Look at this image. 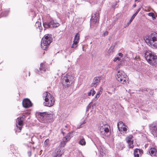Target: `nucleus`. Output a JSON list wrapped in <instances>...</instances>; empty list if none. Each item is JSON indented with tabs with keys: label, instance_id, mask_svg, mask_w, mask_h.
Listing matches in <instances>:
<instances>
[{
	"label": "nucleus",
	"instance_id": "1",
	"mask_svg": "<svg viewBox=\"0 0 157 157\" xmlns=\"http://www.w3.org/2000/svg\"><path fill=\"white\" fill-rule=\"evenodd\" d=\"M39 121L42 123L47 124L53 121V115L48 112L37 113Z\"/></svg>",
	"mask_w": 157,
	"mask_h": 157
},
{
	"label": "nucleus",
	"instance_id": "2",
	"mask_svg": "<svg viewBox=\"0 0 157 157\" xmlns=\"http://www.w3.org/2000/svg\"><path fill=\"white\" fill-rule=\"evenodd\" d=\"M144 40L149 46L153 45L157 48V33H151L150 36L145 37Z\"/></svg>",
	"mask_w": 157,
	"mask_h": 157
},
{
	"label": "nucleus",
	"instance_id": "3",
	"mask_svg": "<svg viewBox=\"0 0 157 157\" xmlns=\"http://www.w3.org/2000/svg\"><path fill=\"white\" fill-rule=\"evenodd\" d=\"M145 57L146 60L151 65L157 64V56L150 51L146 52Z\"/></svg>",
	"mask_w": 157,
	"mask_h": 157
},
{
	"label": "nucleus",
	"instance_id": "4",
	"mask_svg": "<svg viewBox=\"0 0 157 157\" xmlns=\"http://www.w3.org/2000/svg\"><path fill=\"white\" fill-rule=\"evenodd\" d=\"M52 35L46 34L42 38L41 40V46L44 50H46L52 41Z\"/></svg>",
	"mask_w": 157,
	"mask_h": 157
},
{
	"label": "nucleus",
	"instance_id": "5",
	"mask_svg": "<svg viewBox=\"0 0 157 157\" xmlns=\"http://www.w3.org/2000/svg\"><path fill=\"white\" fill-rule=\"evenodd\" d=\"M44 96L45 97V102H44V105L48 107L52 106L55 102L54 98L52 95L48 92H46L44 93Z\"/></svg>",
	"mask_w": 157,
	"mask_h": 157
},
{
	"label": "nucleus",
	"instance_id": "6",
	"mask_svg": "<svg viewBox=\"0 0 157 157\" xmlns=\"http://www.w3.org/2000/svg\"><path fill=\"white\" fill-rule=\"evenodd\" d=\"M127 75L125 73L121 70H119L116 76V78L118 81L121 83L125 84L127 83L126 78Z\"/></svg>",
	"mask_w": 157,
	"mask_h": 157
},
{
	"label": "nucleus",
	"instance_id": "7",
	"mask_svg": "<svg viewBox=\"0 0 157 157\" xmlns=\"http://www.w3.org/2000/svg\"><path fill=\"white\" fill-rule=\"evenodd\" d=\"M25 116L24 115H22L17 118L16 121V126L18 129V132H20L21 130L22 126L23 125V121L25 120Z\"/></svg>",
	"mask_w": 157,
	"mask_h": 157
},
{
	"label": "nucleus",
	"instance_id": "8",
	"mask_svg": "<svg viewBox=\"0 0 157 157\" xmlns=\"http://www.w3.org/2000/svg\"><path fill=\"white\" fill-rule=\"evenodd\" d=\"M59 24L57 22H55L54 20H52L49 22H45L43 23L45 28H56L59 26Z\"/></svg>",
	"mask_w": 157,
	"mask_h": 157
},
{
	"label": "nucleus",
	"instance_id": "9",
	"mask_svg": "<svg viewBox=\"0 0 157 157\" xmlns=\"http://www.w3.org/2000/svg\"><path fill=\"white\" fill-rule=\"evenodd\" d=\"M99 130L100 134L103 136L108 137L110 134V127L109 125H107L106 126H105L104 128H101Z\"/></svg>",
	"mask_w": 157,
	"mask_h": 157
},
{
	"label": "nucleus",
	"instance_id": "10",
	"mask_svg": "<svg viewBox=\"0 0 157 157\" xmlns=\"http://www.w3.org/2000/svg\"><path fill=\"white\" fill-rule=\"evenodd\" d=\"M151 133L155 136L157 137V122H154L149 126Z\"/></svg>",
	"mask_w": 157,
	"mask_h": 157
},
{
	"label": "nucleus",
	"instance_id": "11",
	"mask_svg": "<svg viewBox=\"0 0 157 157\" xmlns=\"http://www.w3.org/2000/svg\"><path fill=\"white\" fill-rule=\"evenodd\" d=\"M63 153V150L60 148V147H57L53 152L52 155L53 157H60Z\"/></svg>",
	"mask_w": 157,
	"mask_h": 157
},
{
	"label": "nucleus",
	"instance_id": "12",
	"mask_svg": "<svg viewBox=\"0 0 157 157\" xmlns=\"http://www.w3.org/2000/svg\"><path fill=\"white\" fill-rule=\"evenodd\" d=\"M70 78L69 75H66L64 76L62 79V84L63 86L65 88L69 86L70 85Z\"/></svg>",
	"mask_w": 157,
	"mask_h": 157
},
{
	"label": "nucleus",
	"instance_id": "13",
	"mask_svg": "<svg viewBox=\"0 0 157 157\" xmlns=\"http://www.w3.org/2000/svg\"><path fill=\"white\" fill-rule=\"evenodd\" d=\"M99 15L97 13L92 15L91 20L92 22L94 23L99 22Z\"/></svg>",
	"mask_w": 157,
	"mask_h": 157
},
{
	"label": "nucleus",
	"instance_id": "14",
	"mask_svg": "<svg viewBox=\"0 0 157 157\" xmlns=\"http://www.w3.org/2000/svg\"><path fill=\"white\" fill-rule=\"evenodd\" d=\"M23 106L25 108H28L32 106V104L29 99L26 98L24 99L22 102Z\"/></svg>",
	"mask_w": 157,
	"mask_h": 157
},
{
	"label": "nucleus",
	"instance_id": "15",
	"mask_svg": "<svg viewBox=\"0 0 157 157\" xmlns=\"http://www.w3.org/2000/svg\"><path fill=\"white\" fill-rule=\"evenodd\" d=\"M132 137L133 136H131L127 137L126 139V140L128 144V147L129 148H132L134 147L133 140H132Z\"/></svg>",
	"mask_w": 157,
	"mask_h": 157
},
{
	"label": "nucleus",
	"instance_id": "16",
	"mask_svg": "<svg viewBox=\"0 0 157 157\" xmlns=\"http://www.w3.org/2000/svg\"><path fill=\"white\" fill-rule=\"evenodd\" d=\"M148 152L152 157H157V149L155 147L151 148Z\"/></svg>",
	"mask_w": 157,
	"mask_h": 157
},
{
	"label": "nucleus",
	"instance_id": "17",
	"mask_svg": "<svg viewBox=\"0 0 157 157\" xmlns=\"http://www.w3.org/2000/svg\"><path fill=\"white\" fill-rule=\"evenodd\" d=\"M46 68L45 67V65L43 63L40 64V67L39 70H36V73L38 74H40L42 73V71L44 72L46 71Z\"/></svg>",
	"mask_w": 157,
	"mask_h": 157
},
{
	"label": "nucleus",
	"instance_id": "18",
	"mask_svg": "<svg viewBox=\"0 0 157 157\" xmlns=\"http://www.w3.org/2000/svg\"><path fill=\"white\" fill-rule=\"evenodd\" d=\"M143 154V150L141 149L136 148L134 151V155L135 157H140Z\"/></svg>",
	"mask_w": 157,
	"mask_h": 157
},
{
	"label": "nucleus",
	"instance_id": "19",
	"mask_svg": "<svg viewBox=\"0 0 157 157\" xmlns=\"http://www.w3.org/2000/svg\"><path fill=\"white\" fill-rule=\"evenodd\" d=\"M100 82V79L98 77H95L93 80V82L90 86L91 87H95Z\"/></svg>",
	"mask_w": 157,
	"mask_h": 157
},
{
	"label": "nucleus",
	"instance_id": "20",
	"mask_svg": "<svg viewBox=\"0 0 157 157\" xmlns=\"http://www.w3.org/2000/svg\"><path fill=\"white\" fill-rule=\"evenodd\" d=\"M79 38V34L78 33L75 34L74 39L73 42L74 44L78 43Z\"/></svg>",
	"mask_w": 157,
	"mask_h": 157
},
{
	"label": "nucleus",
	"instance_id": "21",
	"mask_svg": "<svg viewBox=\"0 0 157 157\" xmlns=\"http://www.w3.org/2000/svg\"><path fill=\"white\" fill-rule=\"evenodd\" d=\"M141 9V8L140 7L136 11V12L132 15V17H131V19L130 20L129 22L128 23V25H129V24H130L132 21L133 20L134 18L135 17H136V16L137 15V13H139V12L140 11Z\"/></svg>",
	"mask_w": 157,
	"mask_h": 157
},
{
	"label": "nucleus",
	"instance_id": "22",
	"mask_svg": "<svg viewBox=\"0 0 157 157\" xmlns=\"http://www.w3.org/2000/svg\"><path fill=\"white\" fill-rule=\"evenodd\" d=\"M107 125H109L107 124H106L105 122H101L98 125V127L99 130L101 128H102L105 127V126H106Z\"/></svg>",
	"mask_w": 157,
	"mask_h": 157
},
{
	"label": "nucleus",
	"instance_id": "23",
	"mask_svg": "<svg viewBox=\"0 0 157 157\" xmlns=\"http://www.w3.org/2000/svg\"><path fill=\"white\" fill-rule=\"evenodd\" d=\"M72 137V135H71V133H68L65 137L63 138V141H65L66 142H67L69 140L71 137Z\"/></svg>",
	"mask_w": 157,
	"mask_h": 157
},
{
	"label": "nucleus",
	"instance_id": "24",
	"mask_svg": "<svg viewBox=\"0 0 157 157\" xmlns=\"http://www.w3.org/2000/svg\"><path fill=\"white\" fill-rule=\"evenodd\" d=\"M35 26L37 29L39 28L40 30V32H41L42 29V28L41 26V23L39 21H37L35 24Z\"/></svg>",
	"mask_w": 157,
	"mask_h": 157
},
{
	"label": "nucleus",
	"instance_id": "25",
	"mask_svg": "<svg viewBox=\"0 0 157 157\" xmlns=\"http://www.w3.org/2000/svg\"><path fill=\"white\" fill-rule=\"evenodd\" d=\"M78 143L80 145L82 146L85 145L86 144V142L84 138L80 139Z\"/></svg>",
	"mask_w": 157,
	"mask_h": 157
},
{
	"label": "nucleus",
	"instance_id": "26",
	"mask_svg": "<svg viewBox=\"0 0 157 157\" xmlns=\"http://www.w3.org/2000/svg\"><path fill=\"white\" fill-rule=\"evenodd\" d=\"M66 142L65 141H62L60 142L59 145V146L58 147H60V148H61L62 149H63V147H64V146L66 145Z\"/></svg>",
	"mask_w": 157,
	"mask_h": 157
},
{
	"label": "nucleus",
	"instance_id": "27",
	"mask_svg": "<svg viewBox=\"0 0 157 157\" xmlns=\"http://www.w3.org/2000/svg\"><path fill=\"white\" fill-rule=\"evenodd\" d=\"M8 14V12L7 11H3L1 13V15L2 17H6L7 16Z\"/></svg>",
	"mask_w": 157,
	"mask_h": 157
},
{
	"label": "nucleus",
	"instance_id": "28",
	"mask_svg": "<svg viewBox=\"0 0 157 157\" xmlns=\"http://www.w3.org/2000/svg\"><path fill=\"white\" fill-rule=\"evenodd\" d=\"M148 15L152 17L153 20H154L156 19V17L155 16L154 13H148Z\"/></svg>",
	"mask_w": 157,
	"mask_h": 157
},
{
	"label": "nucleus",
	"instance_id": "29",
	"mask_svg": "<svg viewBox=\"0 0 157 157\" xmlns=\"http://www.w3.org/2000/svg\"><path fill=\"white\" fill-rule=\"evenodd\" d=\"M120 129H121V131H123L124 132H126L127 130V128L124 125L123 126H121L120 127Z\"/></svg>",
	"mask_w": 157,
	"mask_h": 157
},
{
	"label": "nucleus",
	"instance_id": "30",
	"mask_svg": "<svg viewBox=\"0 0 157 157\" xmlns=\"http://www.w3.org/2000/svg\"><path fill=\"white\" fill-rule=\"evenodd\" d=\"M121 124V126L122 125V126H123L124 125L123 122L122 121H120L118 123L117 127L119 130L120 132H121V129H120V127L119 126V125Z\"/></svg>",
	"mask_w": 157,
	"mask_h": 157
},
{
	"label": "nucleus",
	"instance_id": "31",
	"mask_svg": "<svg viewBox=\"0 0 157 157\" xmlns=\"http://www.w3.org/2000/svg\"><path fill=\"white\" fill-rule=\"evenodd\" d=\"M101 94V91H98L97 94H96V95L95 96V98H98L100 96V95Z\"/></svg>",
	"mask_w": 157,
	"mask_h": 157
},
{
	"label": "nucleus",
	"instance_id": "32",
	"mask_svg": "<svg viewBox=\"0 0 157 157\" xmlns=\"http://www.w3.org/2000/svg\"><path fill=\"white\" fill-rule=\"evenodd\" d=\"M149 91L150 92L151 90L148 88H144L142 90L143 92H144V91H147V92H148Z\"/></svg>",
	"mask_w": 157,
	"mask_h": 157
},
{
	"label": "nucleus",
	"instance_id": "33",
	"mask_svg": "<svg viewBox=\"0 0 157 157\" xmlns=\"http://www.w3.org/2000/svg\"><path fill=\"white\" fill-rule=\"evenodd\" d=\"M85 123H86V122H85V121H84L82 123H81V125H80L79 126H78V128H81L83 126V124H85Z\"/></svg>",
	"mask_w": 157,
	"mask_h": 157
},
{
	"label": "nucleus",
	"instance_id": "34",
	"mask_svg": "<svg viewBox=\"0 0 157 157\" xmlns=\"http://www.w3.org/2000/svg\"><path fill=\"white\" fill-rule=\"evenodd\" d=\"M91 91L92 93V96H93L95 94V91L94 90V89H92L91 90Z\"/></svg>",
	"mask_w": 157,
	"mask_h": 157
},
{
	"label": "nucleus",
	"instance_id": "35",
	"mask_svg": "<svg viewBox=\"0 0 157 157\" xmlns=\"http://www.w3.org/2000/svg\"><path fill=\"white\" fill-rule=\"evenodd\" d=\"M117 60L120 61L121 60V59L118 57H117L115 58L113 61L114 62H116Z\"/></svg>",
	"mask_w": 157,
	"mask_h": 157
},
{
	"label": "nucleus",
	"instance_id": "36",
	"mask_svg": "<svg viewBox=\"0 0 157 157\" xmlns=\"http://www.w3.org/2000/svg\"><path fill=\"white\" fill-rule=\"evenodd\" d=\"M78 43H76V44H74V43H73V44H72V48H76L77 45V44Z\"/></svg>",
	"mask_w": 157,
	"mask_h": 157
},
{
	"label": "nucleus",
	"instance_id": "37",
	"mask_svg": "<svg viewBox=\"0 0 157 157\" xmlns=\"http://www.w3.org/2000/svg\"><path fill=\"white\" fill-rule=\"evenodd\" d=\"M28 154L29 157H30L32 155V152L31 150L28 151Z\"/></svg>",
	"mask_w": 157,
	"mask_h": 157
},
{
	"label": "nucleus",
	"instance_id": "38",
	"mask_svg": "<svg viewBox=\"0 0 157 157\" xmlns=\"http://www.w3.org/2000/svg\"><path fill=\"white\" fill-rule=\"evenodd\" d=\"M108 34V32L107 31L105 32L102 34V36H104Z\"/></svg>",
	"mask_w": 157,
	"mask_h": 157
},
{
	"label": "nucleus",
	"instance_id": "39",
	"mask_svg": "<svg viewBox=\"0 0 157 157\" xmlns=\"http://www.w3.org/2000/svg\"><path fill=\"white\" fill-rule=\"evenodd\" d=\"M48 142H49L48 140H46L44 141L45 145H47Z\"/></svg>",
	"mask_w": 157,
	"mask_h": 157
},
{
	"label": "nucleus",
	"instance_id": "40",
	"mask_svg": "<svg viewBox=\"0 0 157 157\" xmlns=\"http://www.w3.org/2000/svg\"><path fill=\"white\" fill-rule=\"evenodd\" d=\"M116 6V3H114L112 5L113 8L115 9Z\"/></svg>",
	"mask_w": 157,
	"mask_h": 157
},
{
	"label": "nucleus",
	"instance_id": "41",
	"mask_svg": "<svg viewBox=\"0 0 157 157\" xmlns=\"http://www.w3.org/2000/svg\"><path fill=\"white\" fill-rule=\"evenodd\" d=\"M118 55L119 56H120L121 57H122L123 56V54L122 53L120 52L118 53Z\"/></svg>",
	"mask_w": 157,
	"mask_h": 157
},
{
	"label": "nucleus",
	"instance_id": "42",
	"mask_svg": "<svg viewBox=\"0 0 157 157\" xmlns=\"http://www.w3.org/2000/svg\"><path fill=\"white\" fill-rule=\"evenodd\" d=\"M91 94H92V93L90 90V91L88 93V96H90L91 95Z\"/></svg>",
	"mask_w": 157,
	"mask_h": 157
},
{
	"label": "nucleus",
	"instance_id": "43",
	"mask_svg": "<svg viewBox=\"0 0 157 157\" xmlns=\"http://www.w3.org/2000/svg\"><path fill=\"white\" fill-rule=\"evenodd\" d=\"M60 131L63 134V135H64V133L63 132V129L62 128L61 129Z\"/></svg>",
	"mask_w": 157,
	"mask_h": 157
},
{
	"label": "nucleus",
	"instance_id": "44",
	"mask_svg": "<svg viewBox=\"0 0 157 157\" xmlns=\"http://www.w3.org/2000/svg\"><path fill=\"white\" fill-rule=\"evenodd\" d=\"M100 91H101V92H102V91L103 90V88L102 87H100Z\"/></svg>",
	"mask_w": 157,
	"mask_h": 157
},
{
	"label": "nucleus",
	"instance_id": "45",
	"mask_svg": "<svg viewBox=\"0 0 157 157\" xmlns=\"http://www.w3.org/2000/svg\"><path fill=\"white\" fill-rule=\"evenodd\" d=\"M32 138L31 139V141H32V142H31V143L32 144H34V142L32 140Z\"/></svg>",
	"mask_w": 157,
	"mask_h": 157
},
{
	"label": "nucleus",
	"instance_id": "46",
	"mask_svg": "<svg viewBox=\"0 0 157 157\" xmlns=\"http://www.w3.org/2000/svg\"><path fill=\"white\" fill-rule=\"evenodd\" d=\"M136 6V4L135 3V4H134L133 5V6L134 7H135Z\"/></svg>",
	"mask_w": 157,
	"mask_h": 157
},
{
	"label": "nucleus",
	"instance_id": "47",
	"mask_svg": "<svg viewBox=\"0 0 157 157\" xmlns=\"http://www.w3.org/2000/svg\"><path fill=\"white\" fill-rule=\"evenodd\" d=\"M120 66V65L118 64V66H117L118 67H118L120 68V67H119V66Z\"/></svg>",
	"mask_w": 157,
	"mask_h": 157
},
{
	"label": "nucleus",
	"instance_id": "48",
	"mask_svg": "<svg viewBox=\"0 0 157 157\" xmlns=\"http://www.w3.org/2000/svg\"><path fill=\"white\" fill-rule=\"evenodd\" d=\"M65 128H67V125H65Z\"/></svg>",
	"mask_w": 157,
	"mask_h": 157
},
{
	"label": "nucleus",
	"instance_id": "49",
	"mask_svg": "<svg viewBox=\"0 0 157 157\" xmlns=\"http://www.w3.org/2000/svg\"><path fill=\"white\" fill-rule=\"evenodd\" d=\"M138 0H135V2H136V1H137Z\"/></svg>",
	"mask_w": 157,
	"mask_h": 157
},
{
	"label": "nucleus",
	"instance_id": "50",
	"mask_svg": "<svg viewBox=\"0 0 157 157\" xmlns=\"http://www.w3.org/2000/svg\"><path fill=\"white\" fill-rule=\"evenodd\" d=\"M30 72H29V76H30Z\"/></svg>",
	"mask_w": 157,
	"mask_h": 157
},
{
	"label": "nucleus",
	"instance_id": "51",
	"mask_svg": "<svg viewBox=\"0 0 157 157\" xmlns=\"http://www.w3.org/2000/svg\"><path fill=\"white\" fill-rule=\"evenodd\" d=\"M83 51H84V48H83Z\"/></svg>",
	"mask_w": 157,
	"mask_h": 157
}]
</instances>
